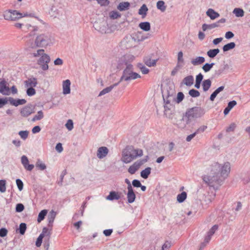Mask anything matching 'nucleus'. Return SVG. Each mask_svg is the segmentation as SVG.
<instances>
[{"instance_id":"22","label":"nucleus","mask_w":250,"mask_h":250,"mask_svg":"<svg viewBox=\"0 0 250 250\" xmlns=\"http://www.w3.org/2000/svg\"><path fill=\"white\" fill-rule=\"evenodd\" d=\"M205 62V59L204 57L198 56L191 60V63L194 66H197L202 64Z\"/></svg>"},{"instance_id":"48","label":"nucleus","mask_w":250,"mask_h":250,"mask_svg":"<svg viewBox=\"0 0 250 250\" xmlns=\"http://www.w3.org/2000/svg\"><path fill=\"white\" fill-rule=\"evenodd\" d=\"M26 94L28 96H32L36 94V90L34 87H27Z\"/></svg>"},{"instance_id":"4","label":"nucleus","mask_w":250,"mask_h":250,"mask_svg":"<svg viewBox=\"0 0 250 250\" xmlns=\"http://www.w3.org/2000/svg\"><path fill=\"white\" fill-rule=\"evenodd\" d=\"M125 68L123 70V74L120 78V81H129L141 78V76L137 73L133 71L134 68L132 64L127 62H125Z\"/></svg>"},{"instance_id":"45","label":"nucleus","mask_w":250,"mask_h":250,"mask_svg":"<svg viewBox=\"0 0 250 250\" xmlns=\"http://www.w3.org/2000/svg\"><path fill=\"white\" fill-rule=\"evenodd\" d=\"M110 17L112 19H117L121 17V14L116 11H112L109 14Z\"/></svg>"},{"instance_id":"29","label":"nucleus","mask_w":250,"mask_h":250,"mask_svg":"<svg viewBox=\"0 0 250 250\" xmlns=\"http://www.w3.org/2000/svg\"><path fill=\"white\" fill-rule=\"evenodd\" d=\"M220 50L218 48L210 49L207 53V55L210 58H214L219 53Z\"/></svg>"},{"instance_id":"20","label":"nucleus","mask_w":250,"mask_h":250,"mask_svg":"<svg viewBox=\"0 0 250 250\" xmlns=\"http://www.w3.org/2000/svg\"><path fill=\"white\" fill-rule=\"evenodd\" d=\"M56 216V212L54 211L53 210H52L49 213L47 216V220L48 222V226L50 228H52L53 226V223L54 221V219Z\"/></svg>"},{"instance_id":"35","label":"nucleus","mask_w":250,"mask_h":250,"mask_svg":"<svg viewBox=\"0 0 250 250\" xmlns=\"http://www.w3.org/2000/svg\"><path fill=\"white\" fill-rule=\"evenodd\" d=\"M187 194L186 192L183 191L180 194H179L177 196V200L180 203H183L187 198Z\"/></svg>"},{"instance_id":"55","label":"nucleus","mask_w":250,"mask_h":250,"mask_svg":"<svg viewBox=\"0 0 250 250\" xmlns=\"http://www.w3.org/2000/svg\"><path fill=\"white\" fill-rule=\"evenodd\" d=\"M43 234H40L39 236L37 239V240L36 241V246L37 247H39L41 246L42 242V239L44 238L42 236Z\"/></svg>"},{"instance_id":"32","label":"nucleus","mask_w":250,"mask_h":250,"mask_svg":"<svg viewBox=\"0 0 250 250\" xmlns=\"http://www.w3.org/2000/svg\"><path fill=\"white\" fill-rule=\"evenodd\" d=\"M148 10V8L146 4H144L139 9L138 14L142 15L143 17H145L146 15Z\"/></svg>"},{"instance_id":"50","label":"nucleus","mask_w":250,"mask_h":250,"mask_svg":"<svg viewBox=\"0 0 250 250\" xmlns=\"http://www.w3.org/2000/svg\"><path fill=\"white\" fill-rule=\"evenodd\" d=\"M66 173L67 172L66 169H64L62 171L60 175V181L58 182V184L59 186H62V185L63 177L66 175Z\"/></svg>"},{"instance_id":"16","label":"nucleus","mask_w":250,"mask_h":250,"mask_svg":"<svg viewBox=\"0 0 250 250\" xmlns=\"http://www.w3.org/2000/svg\"><path fill=\"white\" fill-rule=\"evenodd\" d=\"M37 79L34 77L28 78L24 81V84L26 87H35L37 86Z\"/></svg>"},{"instance_id":"53","label":"nucleus","mask_w":250,"mask_h":250,"mask_svg":"<svg viewBox=\"0 0 250 250\" xmlns=\"http://www.w3.org/2000/svg\"><path fill=\"white\" fill-rule=\"evenodd\" d=\"M24 209V207L23 204L21 203L17 204L16 207V211L17 212H21Z\"/></svg>"},{"instance_id":"31","label":"nucleus","mask_w":250,"mask_h":250,"mask_svg":"<svg viewBox=\"0 0 250 250\" xmlns=\"http://www.w3.org/2000/svg\"><path fill=\"white\" fill-rule=\"evenodd\" d=\"M183 54L182 51H180L178 53V62L177 67H182L184 64Z\"/></svg>"},{"instance_id":"62","label":"nucleus","mask_w":250,"mask_h":250,"mask_svg":"<svg viewBox=\"0 0 250 250\" xmlns=\"http://www.w3.org/2000/svg\"><path fill=\"white\" fill-rule=\"evenodd\" d=\"M207 128V126L206 125H202L200 127H199L196 131H195V133L196 134H198L201 132H203Z\"/></svg>"},{"instance_id":"1","label":"nucleus","mask_w":250,"mask_h":250,"mask_svg":"<svg viewBox=\"0 0 250 250\" xmlns=\"http://www.w3.org/2000/svg\"><path fill=\"white\" fill-rule=\"evenodd\" d=\"M230 170V164L229 162L225 163L223 166L214 162L211 165V174L212 176H204L203 180L209 187L217 190L228 176Z\"/></svg>"},{"instance_id":"41","label":"nucleus","mask_w":250,"mask_h":250,"mask_svg":"<svg viewBox=\"0 0 250 250\" xmlns=\"http://www.w3.org/2000/svg\"><path fill=\"white\" fill-rule=\"evenodd\" d=\"M214 64L215 63L214 62H212L211 63H206L202 66V69L205 72H208L211 70Z\"/></svg>"},{"instance_id":"17","label":"nucleus","mask_w":250,"mask_h":250,"mask_svg":"<svg viewBox=\"0 0 250 250\" xmlns=\"http://www.w3.org/2000/svg\"><path fill=\"white\" fill-rule=\"evenodd\" d=\"M218 226L215 225L208 232L207 235L205 237V241L206 243H208L210 240L211 236L214 234L215 232L218 229Z\"/></svg>"},{"instance_id":"26","label":"nucleus","mask_w":250,"mask_h":250,"mask_svg":"<svg viewBox=\"0 0 250 250\" xmlns=\"http://www.w3.org/2000/svg\"><path fill=\"white\" fill-rule=\"evenodd\" d=\"M194 78L192 75H189L184 78L183 83L188 86H190L193 84Z\"/></svg>"},{"instance_id":"38","label":"nucleus","mask_w":250,"mask_h":250,"mask_svg":"<svg viewBox=\"0 0 250 250\" xmlns=\"http://www.w3.org/2000/svg\"><path fill=\"white\" fill-rule=\"evenodd\" d=\"M47 213V210L46 209H43L42 211H41L38 214V219H37L38 222L39 223H40L44 219L45 216L46 215Z\"/></svg>"},{"instance_id":"40","label":"nucleus","mask_w":250,"mask_h":250,"mask_svg":"<svg viewBox=\"0 0 250 250\" xmlns=\"http://www.w3.org/2000/svg\"><path fill=\"white\" fill-rule=\"evenodd\" d=\"M44 117L43 113L42 110L39 111L37 114L35 115L32 119V122H35L36 121H39L42 119Z\"/></svg>"},{"instance_id":"15","label":"nucleus","mask_w":250,"mask_h":250,"mask_svg":"<svg viewBox=\"0 0 250 250\" xmlns=\"http://www.w3.org/2000/svg\"><path fill=\"white\" fill-rule=\"evenodd\" d=\"M8 101L11 105L15 106L24 104L26 103V101L25 99H15L12 97H8Z\"/></svg>"},{"instance_id":"6","label":"nucleus","mask_w":250,"mask_h":250,"mask_svg":"<svg viewBox=\"0 0 250 250\" xmlns=\"http://www.w3.org/2000/svg\"><path fill=\"white\" fill-rule=\"evenodd\" d=\"M27 16V13H21L17 10H9L5 11L3 16L6 20L16 21Z\"/></svg>"},{"instance_id":"44","label":"nucleus","mask_w":250,"mask_h":250,"mask_svg":"<svg viewBox=\"0 0 250 250\" xmlns=\"http://www.w3.org/2000/svg\"><path fill=\"white\" fill-rule=\"evenodd\" d=\"M189 95L193 97V98H196L200 96V92L194 89H190L188 92Z\"/></svg>"},{"instance_id":"11","label":"nucleus","mask_w":250,"mask_h":250,"mask_svg":"<svg viewBox=\"0 0 250 250\" xmlns=\"http://www.w3.org/2000/svg\"><path fill=\"white\" fill-rule=\"evenodd\" d=\"M38 30V27L36 26H32L30 24H23L22 26V31L24 32L31 31L29 34V36H34L35 32Z\"/></svg>"},{"instance_id":"2","label":"nucleus","mask_w":250,"mask_h":250,"mask_svg":"<svg viewBox=\"0 0 250 250\" xmlns=\"http://www.w3.org/2000/svg\"><path fill=\"white\" fill-rule=\"evenodd\" d=\"M205 113V110L199 106H194L187 110L180 123L177 125L181 128H184L186 125L190 123L194 119L201 118Z\"/></svg>"},{"instance_id":"27","label":"nucleus","mask_w":250,"mask_h":250,"mask_svg":"<svg viewBox=\"0 0 250 250\" xmlns=\"http://www.w3.org/2000/svg\"><path fill=\"white\" fill-rule=\"evenodd\" d=\"M139 27L144 31H148L150 30V24L148 21L140 22Z\"/></svg>"},{"instance_id":"33","label":"nucleus","mask_w":250,"mask_h":250,"mask_svg":"<svg viewBox=\"0 0 250 250\" xmlns=\"http://www.w3.org/2000/svg\"><path fill=\"white\" fill-rule=\"evenodd\" d=\"M236 44L234 42H231L224 45L223 47V50L224 52H227L229 50L233 49L235 48Z\"/></svg>"},{"instance_id":"13","label":"nucleus","mask_w":250,"mask_h":250,"mask_svg":"<svg viewBox=\"0 0 250 250\" xmlns=\"http://www.w3.org/2000/svg\"><path fill=\"white\" fill-rule=\"evenodd\" d=\"M108 152V149L106 147H100L97 150V156L98 158L102 159L107 155Z\"/></svg>"},{"instance_id":"19","label":"nucleus","mask_w":250,"mask_h":250,"mask_svg":"<svg viewBox=\"0 0 250 250\" xmlns=\"http://www.w3.org/2000/svg\"><path fill=\"white\" fill-rule=\"evenodd\" d=\"M71 82L69 80H66L63 82V93L68 94L70 93Z\"/></svg>"},{"instance_id":"61","label":"nucleus","mask_w":250,"mask_h":250,"mask_svg":"<svg viewBox=\"0 0 250 250\" xmlns=\"http://www.w3.org/2000/svg\"><path fill=\"white\" fill-rule=\"evenodd\" d=\"M49 238L47 237V239L44 238V247L45 250H48L49 248Z\"/></svg>"},{"instance_id":"28","label":"nucleus","mask_w":250,"mask_h":250,"mask_svg":"<svg viewBox=\"0 0 250 250\" xmlns=\"http://www.w3.org/2000/svg\"><path fill=\"white\" fill-rule=\"evenodd\" d=\"M211 85V81L209 79H207L203 81L202 83V86L203 91H207L210 87Z\"/></svg>"},{"instance_id":"47","label":"nucleus","mask_w":250,"mask_h":250,"mask_svg":"<svg viewBox=\"0 0 250 250\" xmlns=\"http://www.w3.org/2000/svg\"><path fill=\"white\" fill-rule=\"evenodd\" d=\"M40 234H43V237H46L45 238L47 239V237L50 238V233L48 231V228L44 227L42 229V232Z\"/></svg>"},{"instance_id":"14","label":"nucleus","mask_w":250,"mask_h":250,"mask_svg":"<svg viewBox=\"0 0 250 250\" xmlns=\"http://www.w3.org/2000/svg\"><path fill=\"white\" fill-rule=\"evenodd\" d=\"M0 93L4 95H8L10 94V89L6 85V82L3 80L0 82Z\"/></svg>"},{"instance_id":"25","label":"nucleus","mask_w":250,"mask_h":250,"mask_svg":"<svg viewBox=\"0 0 250 250\" xmlns=\"http://www.w3.org/2000/svg\"><path fill=\"white\" fill-rule=\"evenodd\" d=\"M145 63L148 66H154L156 65L157 59L152 60L149 56L146 57L144 59Z\"/></svg>"},{"instance_id":"58","label":"nucleus","mask_w":250,"mask_h":250,"mask_svg":"<svg viewBox=\"0 0 250 250\" xmlns=\"http://www.w3.org/2000/svg\"><path fill=\"white\" fill-rule=\"evenodd\" d=\"M8 101V98H0V108H2Z\"/></svg>"},{"instance_id":"46","label":"nucleus","mask_w":250,"mask_h":250,"mask_svg":"<svg viewBox=\"0 0 250 250\" xmlns=\"http://www.w3.org/2000/svg\"><path fill=\"white\" fill-rule=\"evenodd\" d=\"M19 135L23 140H26L28 136L29 131L27 130L20 131L19 132Z\"/></svg>"},{"instance_id":"42","label":"nucleus","mask_w":250,"mask_h":250,"mask_svg":"<svg viewBox=\"0 0 250 250\" xmlns=\"http://www.w3.org/2000/svg\"><path fill=\"white\" fill-rule=\"evenodd\" d=\"M6 181L5 180H0V192L1 193L5 192L6 189Z\"/></svg>"},{"instance_id":"60","label":"nucleus","mask_w":250,"mask_h":250,"mask_svg":"<svg viewBox=\"0 0 250 250\" xmlns=\"http://www.w3.org/2000/svg\"><path fill=\"white\" fill-rule=\"evenodd\" d=\"M8 231L7 230L4 228H2L0 229V236L1 237H4L6 236L7 234Z\"/></svg>"},{"instance_id":"54","label":"nucleus","mask_w":250,"mask_h":250,"mask_svg":"<svg viewBox=\"0 0 250 250\" xmlns=\"http://www.w3.org/2000/svg\"><path fill=\"white\" fill-rule=\"evenodd\" d=\"M184 97V95L182 92H178L177 94L176 102L177 103L181 102L183 100Z\"/></svg>"},{"instance_id":"43","label":"nucleus","mask_w":250,"mask_h":250,"mask_svg":"<svg viewBox=\"0 0 250 250\" xmlns=\"http://www.w3.org/2000/svg\"><path fill=\"white\" fill-rule=\"evenodd\" d=\"M137 66L141 70L143 74H146L149 72V69L145 66H144L142 63H138Z\"/></svg>"},{"instance_id":"12","label":"nucleus","mask_w":250,"mask_h":250,"mask_svg":"<svg viewBox=\"0 0 250 250\" xmlns=\"http://www.w3.org/2000/svg\"><path fill=\"white\" fill-rule=\"evenodd\" d=\"M229 69V65L226 63L220 66L219 68L215 70L213 74L214 78L218 77L223 74L225 73V71Z\"/></svg>"},{"instance_id":"23","label":"nucleus","mask_w":250,"mask_h":250,"mask_svg":"<svg viewBox=\"0 0 250 250\" xmlns=\"http://www.w3.org/2000/svg\"><path fill=\"white\" fill-rule=\"evenodd\" d=\"M120 198V196L118 192L115 191H110L109 195L106 197V199L109 201L119 200Z\"/></svg>"},{"instance_id":"39","label":"nucleus","mask_w":250,"mask_h":250,"mask_svg":"<svg viewBox=\"0 0 250 250\" xmlns=\"http://www.w3.org/2000/svg\"><path fill=\"white\" fill-rule=\"evenodd\" d=\"M36 167L38 169L43 170L46 169V166L41 160L38 159L36 164Z\"/></svg>"},{"instance_id":"3","label":"nucleus","mask_w":250,"mask_h":250,"mask_svg":"<svg viewBox=\"0 0 250 250\" xmlns=\"http://www.w3.org/2000/svg\"><path fill=\"white\" fill-rule=\"evenodd\" d=\"M143 155V151L141 149H135L132 146H127L122 151L121 161L128 164L131 162L137 157H141Z\"/></svg>"},{"instance_id":"8","label":"nucleus","mask_w":250,"mask_h":250,"mask_svg":"<svg viewBox=\"0 0 250 250\" xmlns=\"http://www.w3.org/2000/svg\"><path fill=\"white\" fill-rule=\"evenodd\" d=\"M35 105L31 104H28L23 107L20 110V114L23 117L26 118L35 113Z\"/></svg>"},{"instance_id":"56","label":"nucleus","mask_w":250,"mask_h":250,"mask_svg":"<svg viewBox=\"0 0 250 250\" xmlns=\"http://www.w3.org/2000/svg\"><path fill=\"white\" fill-rule=\"evenodd\" d=\"M236 127V125L235 123H232L227 128L226 131L227 132H232L235 130Z\"/></svg>"},{"instance_id":"63","label":"nucleus","mask_w":250,"mask_h":250,"mask_svg":"<svg viewBox=\"0 0 250 250\" xmlns=\"http://www.w3.org/2000/svg\"><path fill=\"white\" fill-rule=\"evenodd\" d=\"M171 242L166 241L162 247L164 248L165 250H168L171 247Z\"/></svg>"},{"instance_id":"9","label":"nucleus","mask_w":250,"mask_h":250,"mask_svg":"<svg viewBox=\"0 0 250 250\" xmlns=\"http://www.w3.org/2000/svg\"><path fill=\"white\" fill-rule=\"evenodd\" d=\"M146 162V159H141L134 163L128 169V172L131 174H134Z\"/></svg>"},{"instance_id":"36","label":"nucleus","mask_w":250,"mask_h":250,"mask_svg":"<svg viewBox=\"0 0 250 250\" xmlns=\"http://www.w3.org/2000/svg\"><path fill=\"white\" fill-rule=\"evenodd\" d=\"M156 7L158 9L160 10L162 12H165L166 10V6L163 0H159L156 3Z\"/></svg>"},{"instance_id":"21","label":"nucleus","mask_w":250,"mask_h":250,"mask_svg":"<svg viewBox=\"0 0 250 250\" xmlns=\"http://www.w3.org/2000/svg\"><path fill=\"white\" fill-rule=\"evenodd\" d=\"M206 14L212 20H215L220 16V14L212 8H209L206 12Z\"/></svg>"},{"instance_id":"24","label":"nucleus","mask_w":250,"mask_h":250,"mask_svg":"<svg viewBox=\"0 0 250 250\" xmlns=\"http://www.w3.org/2000/svg\"><path fill=\"white\" fill-rule=\"evenodd\" d=\"M130 6V4L129 2H122L118 4L117 9L120 11H124L128 10Z\"/></svg>"},{"instance_id":"30","label":"nucleus","mask_w":250,"mask_h":250,"mask_svg":"<svg viewBox=\"0 0 250 250\" xmlns=\"http://www.w3.org/2000/svg\"><path fill=\"white\" fill-rule=\"evenodd\" d=\"M151 173V168L147 167L141 172V176L145 179H147Z\"/></svg>"},{"instance_id":"34","label":"nucleus","mask_w":250,"mask_h":250,"mask_svg":"<svg viewBox=\"0 0 250 250\" xmlns=\"http://www.w3.org/2000/svg\"><path fill=\"white\" fill-rule=\"evenodd\" d=\"M233 13L236 17H242L244 15V10L240 8H235L233 11Z\"/></svg>"},{"instance_id":"59","label":"nucleus","mask_w":250,"mask_h":250,"mask_svg":"<svg viewBox=\"0 0 250 250\" xmlns=\"http://www.w3.org/2000/svg\"><path fill=\"white\" fill-rule=\"evenodd\" d=\"M132 185L135 188H139L141 186V183L139 180L134 179L132 182Z\"/></svg>"},{"instance_id":"64","label":"nucleus","mask_w":250,"mask_h":250,"mask_svg":"<svg viewBox=\"0 0 250 250\" xmlns=\"http://www.w3.org/2000/svg\"><path fill=\"white\" fill-rule=\"evenodd\" d=\"M56 150L59 153H61L63 150V147L62 146V144L61 143H59L57 144L56 147H55Z\"/></svg>"},{"instance_id":"10","label":"nucleus","mask_w":250,"mask_h":250,"mask_svg":"<svg viewBox=\"0 0 250 250\" xmlns=\"http://www.w3.org/2000/svg\"><path fill=\"white\" fill-rule=\"evenodd\" d=\"M226 21V19L225 18H222L221 19L218 21L217 22L210 24H207L204 23L202 25V29L204 31H206L207 29H212L213 28L218 27L221 26L220 24L222 23H224Z\"/></svg>"},{"instance_id":"7","label":"nucleus","mask_w":250,"mask_h":250,"mask_svg":"<svg viewBox=\"0 0 250 250\" xmlns=\"http://www.w3.org/2000/svg\"><path fill=\"white\" fill-rule=\"evenodd\" d=\"M51 42V36L49 33L42 34L38 36L35 41L37 47H43Z\"/></svg>"},{"instance_id":"37","label":"nucleus","mask_w":250,"mask_h":250,"mask_svg":"<svg viewBox=\"0 0 250 250\" xmlns=\"http://www.w3.org/2000/svg\"><path fill=\"white\" fill-rule=\"evenodd\" d=\"M27 229L26 224L24 223H21L20 224L19 228L17 229V231L19 230V232L21 235L24 234Z\"/></svg>"},{"instance_id":"57","label":"nucleus","mask_w":250,"mask_h":250,"mask_svg":"<svg viewBox=\"0 0 250 250\" xmlns=\"http://www.w3.org/2000/svg\"><path fill=\"white\" fill-rule=\"evenodd\" d=\"M21 162L23 167H25V166L29 163L28 158L26 156L23 155L21 158Z\"/></svg>"},{"instance_id":"49","label":"nucleus","mask_w":250,"mask_h":250,"mask_svg":"<svg viewBox=\"0 0 250 250\" xmlns=\"http://www.w3.org/2000/svg\"><path fill=\"white\" fill-rule=\"evenodd\" d=\"M112 90V87L110 86L103 89L99 93V96H103L110 92Z\"/></svg>"},{"instance_id":"52","label":"nucleus","mask_w":250,"mask_h":250,"mask_svg":"<svg viewBox=\"0 0 250 250\" xmlns=\"http://www.w3.org/2000/svg\"><path fill=\"white\" fill-rule=\"evenodd\" d=\"M65 126L68 130H71L73 128V122L72 120H68L65 124Z\"/></svg>"},{"instance_id":"5","label":"nucleus","mask_w":250,"mask_h":250,"mask_svg":"<svg viewBox=\"0 0 250 250\" xmlns=\"http://www.w3.org/2000/svg\"><path fill=\"white\" fill-rule=\"evenodd\" d=\"M44 49H39L36 53H34L33 56L34 57H37L41 56V57L38 60L37 63L40 65L43 70L48 69V63L50 62V58L49 55L44 53Z\"/></svg>"},{"instance_id":"51","label":"nucleus","mask_w":250,"mask_h":250,"mask_svg":"<svg viewBox=\"0 0 250 250\" xmlns=\"http://www.w3.org/2000/svg\"><path fill=\"white\" fill-rule=\"evenodd\" d=\"M16 183L19 190L20 191H21L23 188V183L22 181L20 179H17L16 180Z\"/></svg>"},{"instance_id":"18","label":"nucleus","mask_w":250,"mask_h":250,"mask_svg":"<svg viewBox=\"0 0 250 250\" xmlns=\"http://www.w3.org/2000/svg\"><path fill=\"white\" fill-rule=\"evenodd\" d=\"M127 199L128 203H132L136 199V195L134 192L133 189H127Z\"/></svg>"}]
</instances>
